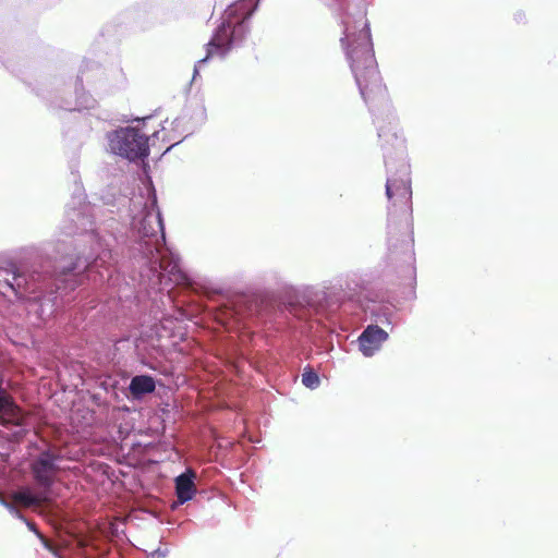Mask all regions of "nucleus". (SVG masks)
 Wrapping results in <instances>:
<instances>
[{
    "label": "nucleus",
    "instance_id": "obj_1",
    "mask_svg": "<svg viewBox=\"0 0 558 558\" xmlns=\"http://www.w3.org/2000/svg\"><path fill=\"white\" fill-rule=\"evenodd\" d=\"M343 36L340 41L354 75L360 94L374 116L377 135L384 151L387 170L386 196L388 206V246L391 254L400 248L407 263L404 271L415 280L412 189L410 163L405 141L399 132L398 119L392 109L386 86L383 84L374 54L371 29L365 15L344 14Z\"/></svg>",
    "mask_w": 558,
    "mask_h": 558
},
{
    "label": "nucleus",
    "instance_id": "obj_2",
    "mask_svg": "<svg viewBox=\"0 0 558 558\" xmlns=\"http://www.w3.org/2000/svg\"><path fill=\"white\" fill-rule=\"evenodd\" d=\"M129 202L131 228L137 236L134 258L142 264L143 283L151 289L169 283L190 287L191 278L181 269L179 258L166 247L162 216L151 182Z\"/></svg>",
    "mask_w": 558,
    "mask_h": 558
},
{
    "label": "nucleus",
    "instance_id": "obj_3",
    "mask_svg": "<svg viewBox=\"0 0 558 558\" xmlns=\"http://www.w3.org/2000/svg\"><path fill=\"white\" fill-rule=\"evenodd\" d=\"M71 175L73 178L75 190L70 203L65 209V220L61 227L65 235H80L82 239L76 241L78 252L70 256V262L59 266L58 269L69 291H73L83 282L84 272H92L100 267L109 271L110 260H112V242L117 241L113 232L107 235H100V231L106 228L95 227V217L98 208L86 202V195L82 186L78 174V160H72L70 163Z\"/></svg>",
    "mask_w": 558,
    "mask_h": 558
},
{
    "label": "nucleus",
    "instance_id": "obj_4",
    "mask_svg": "<svg viewBox=\"0 0 558 558\" xmlns=\"http://www.w3.org/2000/svg\"><path fill=\"white\" fill-rule=\"evenodd\" d=\"M12 291L19 299H25L41 319L53 315L61 300L69 292L57 266L50 260H43L22 270L11 264L0 267V294Z\"/></svg>",
    "mask_w": 558,
    "mask_h": 558
},
{
    "label": "nucleus",
    "instance_id": "obj_5",
    "mask_svg": "<svg viewBox=\"0 0 558 558\" xmlns=\"http://www.w3.org/2000/svg\"><path fill=\"white\" fill-rule=\"evenodd\" d=\"M259 0H236L221 16V23L206 45V56L194 65L192 83L196 82L201 69L214 57L225 58L235 46L241 45L250 33V17Z\"/></svg>",
    "mask_w": 558,
    "mask_h": 558
},
{
    "label": "nucleus",
    "instance_id": "obj_6",
    "mask_svg": "<svg viewBox=\"0 0 558 558\" xmlns=\"http://www.w3.org/2000/svg\"><path fill=\"white\" fill-rule=\"evenodd\" d=\"M106 138L108 150L129 161L144 159L149 155V137L135 128H119L108 132Z\"/></svg>",
    "mask_w": 558,
    "mask_h": 558
},
{
    "label": "nucleus",
    "instance_id": "obj_7",
    "mask_svg": "<svg viewBox=\"0 0 558 558\" xmlns=\"http://www.w3.org/2000/svg\"><path fill=\"white\" fill-rule=\"evenodd\" d=\"M60 460L59 453L44 450L32 462L31 470L36 484L48 494H50V489L60 470L58 465Z\"/></svg>",
    "mask_w": 558,
    "mask_h": 558
},
{
    "label": "nucleus",
    "instance_id": "obj_8",
    "mask_svg": "<svg viewBox=\"0 0 558 558\" xmlns=\"http://www.w3.org/2000/svg\"><path fill=\"white\" fill-rule=\"evenodd\" d=\"M328 287H305L298 294V306L310 315H322L328 312L333 304Z\"/></svg>",
    "mask_w": 558,
    "mask_h": 558
},
{
    "label": "nucleus",
    "instance_id": "obj_9",
    "mask_svg": "<svg viewBox=\"0 0 558 558\" xmlns=\"http://www.w3.org/2000/svg\"><path fill=\"white\" fill-rule=\"evenodd\" d=\"M80 84L81 83L77 77L75 81V99L63 98V96L54 95L50 100L51 105L68 111H82L95 108L97 100L86 93Z\"/></svg>",
    "mask_w": 558,
    "mask_h": 558
},
{
    "label": "nucleus",
    "instance_id": "obj_10",
    "mask_svg": "<svg viewBox=\"0 0 558 558\" xmlns=\"http://www.w3.org/2000/svg\"><path fill=\"white\" fill-rule=\"evenodd\" d=\"M388 332L378 325H368L359 336V349L365 357L373 356L388 340Z\"/></svg>",
    "mask_w": 558,
    "mask_h": 558
},
{
    "label": "nucleus",
    "instance_id": "obj_11",
    "mask_svg": "<svg viewBox=\"0 0 558 558\" xmlns=\"http://www.w3.org/2000/svg\"><path fill=\"white\" fill-rule=\"evenodd\" d=\"M196 477V474L193 470L186 469L185 472L177 476L175 478V494L178 498V502L180 505H183L187 501H190L195 493L196 487L194 480Z\"/></svg>",
    "mask_w": 558,
    "mask_h": 558
},
{
    "label": "nucleus",
    "instance_id": "obj_12",
    "mask_svg": "<svg viewBox=\"0 0 558 558\" xmlns=\"http://www.w3.org/2000/svg\"><path fill=\"white\" fill-rule=\"evenodd\" d=\"M13 500L23 507H36L48 504L51 499L50 494L40 488V492L34 494L29 488H22L12 494Z\"/></svg>",
    "mask_w": 558,
    "mask_h": 558
},
{
    "label": "nucleus",
    "instance_id": "obj_13",
    "mask_svg": "<svg viewBox=\"0 0 558 558\" xmlns=\"http://www.w3.org/2000/svg\"><path fill=\"white\" fill-rule=\"evenodd\" d=\"M156 389V381L149 375H136L132 377L129 390L134 399H141L145 395L154 392Z\"/></svg>",
    "mask_w": 558,
    "mask_h": 558
},
{
    "label": "nucleus",
    "instance_id": "obj_14",
    "mask_svg": "<svg viewBox=\"0 0 558 558\" xmlns=\"http://www.w3.org/2000/svg\"><path fill=\"white\" fill-rule=\"evenodd\" d=\"M365 312L377 324L391 325L393 307L387 303L373 302L365 307Z\"/></svg>",
    "mask_w": 558,
    "mask_h": 558
},
{
    "label": "nucleus",
    "instance_id": "obj_15",
    "mask_svg": "<svg viewBox=\"0 0 558 558\" xmlns=\"http://www.w3.org/2000/svg\"><path fill=\"white\" fill-rule=\"evenodd\" d=\"M302 384L311 389H317L320 385V378L318 374L310 366L304 368V372L302 374Z\"/></svg>",
    "mask_w": 558,
    "mask_h": 558
},
{
    "label": "nucleus",
    "instance_id": "obj_16",
    "mask_svg": "<svg viewBox=\"0 0 558 558\" xmlns=\"http://www.w3.org/2000/svg\"><path fill=\"white\" fill-rule=\"evenodd\" d=\"M12 515L20 520H25V517L20 512V510L11 502H8L4 507Z\"/></svg>",
    "mask_w": 558,
    "mask_h": 558
},
{
    "label": "nucleus",
    "instance_id": "obj_17",
    "mask_svg": "<svg viewBox=\"0 0 558 558\" xmlns=\"http://www.w3.org/2000/svg\"><path fill=\"white\" fill-rule=\"evenodd\" d=\"M168 555V549L157 548L156 550L150 553V558H166Z\"/></svg>",
    "mask_w": 558,
    "mask_h": 558
},
{
    "label": "nucleus",
    "instance_id": "obj_18",
    "mask_svg": "<svg viewBox=\"0 0 558 558\" xmlns=\"http://www.w3.org/2000/svg\"><path fill=\"white\" fill-rule=\"evenodd\" d=\"M22 521L26 523L27 527H28L32 532H34L35 534H37L38 536H40V537H41V535H40V533L38 532V530H37V527H36V524H35V523H33V522L28 521L26 518H25V520H22Z\"/></svg>",
    "mask_w": 558,
    "mask_h": 558
},
{
    "label": "nucleus",
    "instance_id": "obj_19",
    "mask_svg": "<svg viewBox=\"0 0 558 558\" xmlns=\"http://www.w3.org/2000/svg\"><path fill=\"white\" fill-rule=\"evenodd\" d=\"M514 20L517 23H523L525 21V13L523 11L515 12Z\"/></svg>",
    "mask_w": 558,
    "mask_h": 558
},
{
    "label": "nucleus",
    "instance_id": "obj_20",
    "mask_svg": "<svg viewBox=\"0 0 558 558\" xmlns=\"http://www.w3.org/2000/svg\"><path fill=\"white\" fill-rule=\"evenodd\" d=\"M114 223H116V219L112 218L106 222V226L112 228Z\"/></svg>",
    "mask_w": 558,
    "mask_h": 558
},
{
    "label": "nucleus",
    "instance_id": "obj_21",
    "mask_svg": "<svg viewBox=\"0 0 558 558\" xmlns=\"http://www.w3.org/2000/svg\"><path fill=\"white\" fill-rule=\"evenodd\" d=\"M182 120L183 118H178L173 121V124L178 128L181 124Z\"/></svg>",
    "mask_w": 558,
    "mask_h": 558
},
{
    "label": "nucleus",
    "instance_id": "obj_22",
    "mask_svg": "<svg viewBox=\"0 0 558 558\" xmlns=\"http://www.w3.org/2000/svg\"><path fill=\"white\" fill-rule=\"evenodd\" d=\"M9 501L5 500L1 495H0V505L5 507V505L8 504Z\"/></svg>",
    "mask_w": 558,
    "mask_h": 558
},
{
    "label": "nucleus",
    "instance_id": "obj_23",
    "mask_svg": "<svg viewBox=\"0 0 558 558\" xmlns=\"http://www.w3.org/2000/svg\"><path fill=\"white\" fill-rule=\"evenodd\" d=\"M179 143H180V141H178V142H175L174 144H172L171 146L167 147V150H166V151L170 150L174 145H177V144H179Z\"/></svg>",
    "mask_w": 558,
    "mask_h": 558
},
{
    "label": "nucleus",
    "instance_id": "obj_24",
    "mask_svg": "<svg viewBox=\"0 0 558 558\" xmlns=\"http://www.w3.org/2000/svg\"><path fill=\"white\" fill-rule=\"evenodd\" d=\"M119 202H120V203H126L128 201H126V198H125V197H123V198H120V199H119Z\"/></svg>",
    "mask_w": 558,
    "mask_h": 558
},
{
    "label": "nucleus",
    "instance_id": "obj_25",
    "mask_svg": "<svg viewBox=\"0 0 558 558\" xmlns=\"http://www.w3.org/2000/svg\"><path fill=\"white\" fill-rule=\"evenodd\" d=\"M56 557H57V558H60L57 554H56Z\"/></svg>",
    "mask_w": 558,
    "mask_h": 558
}]
</instances>
